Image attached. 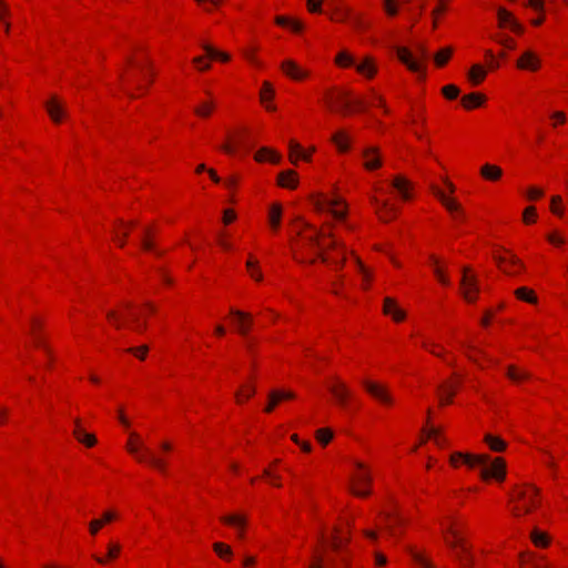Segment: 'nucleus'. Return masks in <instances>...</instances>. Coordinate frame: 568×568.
Segmentation results:
<instances>
[{"label":"nucleus","mask_w":568,"mask_h":568,"mask_svg":"<svg viewBox=\"0 0 568 568\" xmlns=\"http://www.w3.org/2000/svg\"><path fill=\"white\" fill-rule=\"evenodd\" d=\"M452 535L455 540L447 541V544L452 547L454 556L458 561L460 568H469L474 562V557L470 554L468 547L457 538V535L454 530H452Z\"/></svg>","instance_id":"nucleus-7"},{"label":"nucleus","mask_w":568,"mask_h":568,"mask_svg":"<svg viewBox=\"0 0 568 568\" xmlns=\"http://www.w3.org/2000/svg\"><path fill=\"white\" fill-rule=\"evenodd\" d=\"M364 387L366 390L376 399L381 400L384 404L390 405L393 403L392 396L389 395L388 390L376 383L365 381Z\"/></svg>","instance_id":"nucleus-13"},{"label":"nucleus","mask_w":568,"mask_h":568,"mask_svg":"<svg viewBox=\"0 0 568 568\" xmlns=\"http://www.w3.org/2000/svg\"><path fill=\"white\" fill-rule=\"evenodd\" d=\"M371 202L375 206L376 214L382 222L387 223L397 216L398 209L387 200H379L376 196H372Z\"/></svg>","instance_id":"nucleus-10"},{"label":"nucleus","mask_w":568,"mask_h":568,"mask_svg":"<svg viewBox=\"0 0 568 568\" xmlns=\"http://www.w3.org/2000/svg\"><path fill=\"white\" fill-rule=\"evenodd\" d=\"M282 206L277 203L273 204L270 209L268 221L274 230H277L281 224Z\"/></svg>","instance_id":"nucleus-30"},{"label":"nucleus","mask_w":568,"mask_h":568,"mask_svg":"<svg viewBox=\"0 0 568 568\" xmlns=\"http://www.w3.org/2000/svg\"><path fill=\"white\" fill-rule=\"evenodd\" d=\"M415 55L406 48L398 47L396 48V53L398 59L410 70L414 72L422 71V62L427 61L429 59V52L427 48L418 43L415 47Z\"/></svg>","instance_id":"nucleus-4"},{"label":"nucleus","mask_w":568,"mask_h":568,"mask_svg":"<svg viewBox=\"0 0 568 568\" xmlns=\"http://www.w3.org/2000/svg\"><path fill=\"white\" fill-rule=\"evenodd\" d=\"M266 156H268V160L273 163H277L280 161V155L275 151L267 148H262L256 152L254 158L256 161L262 162L266 159Z\"/></svg>","instance_id":"nucleus-33"},{"label":"nucleus","mask_w":568,"mask_h":568,"mask_svg":"<svg viewBox=\"0 0 568 568\" xmlns=\"http://www.w3.org/2000/svg\"><path fill=\"white\" fill-rule=\"evenodd\" d=\"M517 67L523 70L536 71L540 67V59L535 52L527 50L517 60Z\"/></svg>","instance_id":"nucleus-14"},{"label":"nucleus","mask_w":568,"mask_h":568,"mask_svg":"<svg viewBox=\"0 0 568 568\" xmlns=\"http://www.w3.org/2000/svg\"><path fill=\"white\" fill-rule=\"evenodd\" d=\"M458 460H463V463L470 468L480 466V475L484 479L495 477L497 480H504L505 478V463L501 458H495L494 462L489 465L490 458L488 455L454 453L450 456V464L453 466H457Z\"/></svg>","instance_id":"nucleus-1"},{"label":"nucleus","mask_w":568,"mask_h":568,"mask_svg":"<svg viewBox=\"0 0 568 568\" xmlns=\"http://www.w3.org/2000/svg\"><path fill=\"white\" fill-rule=\"evenodd\" d=\"M430 262L434 265V272L442 284L447 285L449 282L448 280L443 275L440 267L438 266V260L435 256H430Z\"/></svg>","instance_id":"nucleus-54"},{"label":"nucleus","mask_w":568,"mask_h":568,"mask_svg":"<svg viewBox=\"0 0 568 568\" xmlns=\"http://www.w3.org/2000/svg\"><path fill=\"white\" fill-rule=\"evenodd\" d=\"M460 286L463 288L464 298L467 302H474L476 300V295L479 292V287L477 284V278L475 275L470 274L469 267L463 268V276L460 280Z\"/></svg>","instance_id":"nucleus-8"},{"label":"nucleus","mask_w":568,"mask_h":568,"mask_svg":"<svg viewBox=\"0 0 568 568\" xmlns=\"http://www.w3.org/2000/svg\"><path fill=\"white\" fill-rule=\"evenodd\" d=\"M202 47H203L204 51L206 52V54L212 59H221L224 62L230 60L229 54L217 51L210 44L204 43Z\"/></svg>","instance_id":"nucleus-41"},{"label":"nucleus","mask_w":568,"mask_h":568,"mask_svg":"<svg viewBox=\"0 0 568 568\" xmlns=\"http://www.w3.org/2000/svg\"><path fill=\"white\" fill-rule=\"evenodd\" d=\"M281 68L283 72L293 80H302L307 77V71L300 68L293 60H285Z\"/></svg>","instance_id":"nucleus-16"},{"label":"nucleus","mask_w":568,"mask_h":568,"mask_svg":"<svg viewBox=\"0 0 568 568\" xmlns=\"http://www.w3.org/2000/svg\"><path fill=\"white\" fill-rule=\"evenodd\" d=\"M561 203V196L555 195L551 197V212L556 214L559 217L564 216V210L559 207V204Z\"/></svg>","instance_id":"nucleus-52"},{"label":"nucleus","mask_w":568,"mask_h":568,"mask_svg":"<svg viewBox=\"0 0 568 568\" xmlns=\"http://www.w3.org/2000/svg\"><path fill=\"white\" fill-rule=\"evenodd\" d=\"M128 450L131 454L135 455L139 462H146L154 468L159 469L161 473H165V462L161 458L155 457L149 448L138 443L136 434L131 435V439L128 443Z\"/></svg>","instance_id":"nucleus-5"},{"label":"nucleus","mask_w":568,"mask_h":568,"mask_svg":"<svg viewBox=\"0 0 568 568\" xmlns=\"http://www.w3.org/2000/svg\"><path fill=\"white\" fill-rule=\"evenodd\" d=\"M336 62L343 67L355 64L353 57L345 51H342L337 54Z\"/></svg>","instance_id":"nucleus-48"},{"label":"nucleus","mask_w":568,"mask_h":568,"mask_svg":"<svg viewBox=\"0 0 568 568\" xmlns=\"http://www.w3.org/2000/svg\"><path fill=\"white\" fill-rule=\"evenodd\" d=\"M384 9L388 16L397 14V7L395 4V0H384Z\"/></svg>","instance_id":"nucleus-57"},{"label":"nucleus","mask_w":568,"mask_h":568,"mask_svg":"<svg viewBox=\"0 0 568 568\" xmlns=\"http://www.w3.org/2000/svg\"><path fill=\"white\" fill-rule=\"evenodd\" d=\"M120 545L118 544H110L108 546V557L109 558H115L120 554Z\"/></svg>","instance_id":"nucleus-62"},{"label":"nucleus","mask_w":568,"mask_h":568,"mask_svg":"<svg viewBox=\"0 0 568 568\" xmlns=\"http://www.w3.org/2000/svg\"><path fill=\"white\" fill-rule=\"evenodd\" d=\"M257 263H258L257 260L250 256L246 264H247V268L251 273V276L254 277L256 281H261L262 274L255 270Z\"/></svg>","instance_id":"nucleus-51"},{"label":"nucleus","mask_w":568,"mask_h":568,"mask_svg":"<svg viewBox=\"0 0 568 568\" xmlns=\"http://www.w3.org/2000/svg\"><path fill=\"white\" fill-rule=\"evenodd\" d=\"M221 520L227 525L234 526L239 529V537H243V528L246 524V519L244 516L241 515H230V516H223Z\"/></svg>","instance_id":"nucleus-25"},{"label":"nucleus","mask_w":568,"mask_h":568,"mask_svg":"<svg viewBox=\"0 0 568 568\" xmlns=\"http://www.w3.org/2000/svg\"><path fill=\"white\" fill-rule=\"evenodd\" d=\"M331 141L336 145L339 152L349 150V136L344 131H338L331 136Z\"/></svg>","instance_id":"nucleus-23"},{"label":"nucleus","mask_w":568,"mask_h":568,"mask_svg":"<svg viewBox=\"0 0 568 568\" xmlns=\"http://www.w3.org/2000/svg\"><path fill=\"white\" fill-rule=\"evenodd\" d=\"M341 203V197L328 199L325 196H318L313 200V205L316 211L324 212L327 210L333 215V217L338 221L344 220L346 215L345 209H338Z\"/></svg>","instance_id":"nucleus-6"},{"label":"nucleus","mask_w":568,"mask_h":568,"mask_svg":"<svg viewBox=\"0 0 568 568\" xmlns=\"http://www.w3.org/2000/svg\"><path fill=\"white\" fill-rule=\"evenodd\" d=\"M408 551L412 555L415 562L420 568H434L433 564L428 559H426L423 555H420L419 552H416L415 550H413L410 548L408 549Z\"/></svg>","instance_id":"nucleus-44"},{"label":"nucleus","mask_w":568,"mask_h":568,"mask_svg":"<svg viewBox=\"0 0 568 568\" xmlns=\"http://www.w3.org/2000/svg\"><path fill=\"white\" fill-rule=\"evenodd\" d=\"M498 19L501 27L509 26L514 32L521 33L524 28L513 18L511 13L504 8L498 9Z\"/></svg>","instance_id":"nucleus-20"},{"label":"nucleus","mask_w":568,"mask_h":568,"mask_svg":"<svg viewBox=\"0 0 568 568\" xmlns=\"http://www.w3.org/2000/svg\"><path fill=\"white\" fill-rule=\"evenodd\" d=\"M427 434H428V437L433 438L437 445H442V439L439 438L438 429H436L435 427H430L427 430Z\"/></svg>","instance_id":"nucleus-63"},{"label":"nucleus","mask_w":568,"mask_h":568,"mask_svg":"<svg viewBox=\"0 0 568 568\" xmlns=\"http://www.w3.org/2000/svg\"><path fill=\"white\" fill-rule=\"evenodd\" d=\"M516 296L525 302H528V303H536L537 302V297L536 295L534 294V292L527 287H519L517 288L516 291Z\"/></svg>","instance_id":"nucleus-39"},{"label":"nucleus","mask_w":568,"mask_h":568,"mask_svg":"<svg viewBox=\"0 0 568 568\" xmlns=\"http://www.w3.org/2000/svg\"><path fill=\"white\" fill-rule=\"evenodd\" d=\"M484 440L494 452H503L506 448V443L491 434H486Z\"/></svg>","instance_id":"nucleus-31"},{"label":"nucleus","mask_w":568,"mask_h":568,"mask_svg":"<svg viewBox=\"0 0 568 568\" xmlns=\"http://www.w3.org/2000/svg\"><path fill=\"white\" fill-rule=\"evenodd\" d=\"M356 69L358 72L366 74L369 78H372L376 71L373 60L369 58H366L362 63L356 64Z\"/></svg>","instance_id":"nucleus-36"},{"label":"nucleus","mask_w":568,"mask_h":568,"mask_svg":"<svg viewBox=\"0 0 568 568\" xmlns=\"http://www.w3.org/2000/svg\"><path fill=\"white\" fill-rule=\"evenodd\" d=\"M542 194H544L542 190L535 187V186L529 187L527 191V197L529 200L539 199L542 196Z\"/></svg>","instance_id":"nucleus-60"},{"label":"nucleus","mask_w":568,"mask_h":568,"mask_svg":"<svg viewBox=\"0 0 568 568\" xmlns=\"http://www.w3.org/2000/svg\"><path fill=\"white\" fill-rule=\"evenodd\" d=\"M231 315H233L237 321V331L242 335H246L251 324H252V316L248 313H244L239 310L231 308L230 311Z\"/></svg>","instance_id":"nucleus-18"},{"label":"nucleus","mask_w":568,"mask_h":568,"mask_svg":"<svg viewBox=\"0 0 568 568\" xmlns=\"http://www.w3.org/2000/svg\"><path fill=\"white\" fill-rule=\"evenodd\" d=\"M293 230L297 235L305 237L310 243L321 245V248H334L338 245L337 241H335L331 234L317 231L301 217L294 221Z\"/></svg>","instance_id":"nucleus-2"},{"label":"nucleus","mask_w":568,"mask_h":568,"mask_svg":"<svg viewBox=\"0 0 568 568\" xmlns=\"http://www.w3.org/2000/svg\"><path fill=\"white\" fill-rule=\"evenodd\" d=\"M328 389L334 395L339 405L343 407L347 405V402L351 397V390L344 383L337 382L336 384L331 385Z\"/></svg>","instance_id":"nucleus-17"},{"label":"nucleus","mask_w":568,"mask_h":568,"mask_svg":"<svg viewBox=\"0 0 568 568\" xmlns=\"http://www.w3.org/2000/svg\"><path fill=\"white\" fill-rule=\"evenodd\" d=\"M547 241L550 245H554V246L567 244L566 237L558 231L548 233Z\"/></svg>","instance_id":"nucleus-42"},{"label":"nucleus","mask_w":568,"mask_h":568,"mask_svg":"<svg viewBox=\"0 0 568 568\" xmlns=\"http://www.w3.org/2000/svg\"><path fill=\"white\" fill-rule=\"evenodd\" d=\"M537 216L536 209L534 206H528L525 209L523 214V220L526 224L535 222Z\"/></svg>","instance_id":"nucleus-55"},{"label":"nucleus","mask_w":568,"mask_h":568,"mask_svg":"<svg viewBox=\"0 0 568 568\" xmlns=\"http://www.w3.org/2000/svg\"><path fill=\"white\" fill-rule=\"evenodd\" d=\"M507 376L513 382H520L523 379H527L530 377V374L525 371H518L515 366H508L507 368Z\"/></svg>","instance_id":"nucleus-38"},{"label":"nucleus","mask_w":568,"mask_h":568,"mask_svg":"<svg viewBox=\"0 0 568 568\" xmlns=\"http://www.w3.org/2000/svg\"><path fill=\"white\" fill-rule=\"evenodd\" d=\"M486 77V71L479 64H475L468 72V79L473 85H478Z\"/></svg>","instance_id":"nucleus-29"},{"label":"nucleus","mask_w":568,"mask_h":568,"mask_svg":"<svg viewBox=\"0 0 568 568\" xmlns=\"http://www.w3.org/2000/svg\"><path fill=\"white\" fill-rule=\"evenodd\" d=\"M278 184L283 187L294 189L297 185L296 173L292 170L284 171L278 175Z\"/></svg>","instance_id":"nucleus-26"},{"label":"nucleus","mask_w":568,"mask_h":568,"mask_svg":"<svg viewBox=\"0 0 568 568\" xmlns=\"http://www.w3.org/2000/svg\"><path fill=\"white\" fill-rule=\"evenodd\" d=\"M142 241V248L144 250L152 248V246L156 244L148 231L143 233Z\"/></svg>","instance_id":"nucleus-56"},{"label":"nucleus","mask_w":568,"mask_h":568,"mask_svg":"<svg viewBox=\"0 0 568 568\" xmlns=\"http://www.w3.org/2000/svg\"><path fill=\"white\" fill-rule=\"evenodd\" d=\"M392 186L397 191L398 195L403 200L407 201L410 199L409 190L412 184L406 178L402 175L395 176L392 181Z\"/></svg>","instance_id":"nucleus-19"},{"label":"nucleus","mask_w":568,"mask_h":568,"mask_svg":"<svg viewBox=\"0 0 568 568\" xmlns=\"http://www.w3.org/2000/svg\"><path fill=\"white\" fill-rule=\"evenodd\" d=\"M364 168L372 171L382 166V158L378 148L367 146L363 150Z\"/></svg>","instance_id":"nucleus-12"},{"label":"nucleus","mask_w":568,"mask_h":568,"mask_svg":"<svg viewBox=\"0 0 568 568\" xmlns=\"http://www.w3.org/2000/svg\"><path fill=\"white\" fill-rule=\"evenodd\" d=\"M316 438L322 445H327L333 438V433L328 428H321L316 432Z\"/></svg>","instance_id":"nucleus-47"},{"label":"nucleus","mask_w":568,"mask_h":568,"mask_svg":"<svg viewBox=\"0 0 568 568\" xmlns=\"http://www.w3.org/2000/svg\"><path fill=\"white\" fill-rule=\"evenodd\" d=\"M453 50L450 48H444L439 52H437L434 57L435 63L437 67H443L449 60Z\"/></svg>","instance_id":"nucleus-40"},{"label":"nucleus","mask_w":568,"mask_h":568,"mask_svg":"<svg viewBox=\"0 0 568 568\" xmlns=\"http://www.w3.org/2000/svg\"><path fill=\"white\" fill-rule=\"evenodd\" d=\"M537 490L531 486L518 487L511 495V501L515 504L513 514L517 517L530 511L536 505Z\"/></svg>","instance_id":"nucleus-3"},{"label":"nucleus","mask_w":568,"mask_h":568,"mask_svg":"<svg viewBox=\"0 0 568 568\" xmlns=\"http://www.w3.org/2000/svg\"><path fill=\"white\" fill-rule=\"evenodd\" d=\"M275 22L282 27L290 26L294 31H301L303 29V24L300 21L292 20L287 17H283V16L276 17Z\"/></svg>","instance_id":"nucleus-37"},{"label":"nucleus","mask_w":568,"mask_h":568,"mask_svg":"<svg viewBox=\"0 0 568 568\" xmlns=\"http://www.w3.org/2000/svg\"><path fill=\"white\" fill-rule=\"evenodd\" d=\"M480 174L486 180L497 181L501 178L503 170L497 165L485 164L480 169Z\"/></svg>","instance_id":"nucleus-24"},{"label":"nucleus","mask_w":568,"mask_h":568,"mask_svg":"<svg viewBox=\"0 0 568 568\" xmlns=\"http://www.w3.org/2000/svg\"><path fill=\"white\" fill-rule=\"evenodd\" d=\"M322 0H307V8L311 12H321Z\"/></svg>","instance_id":"nucleus-61"},{"label":"nucleus","mask_w":568,"mask_h":568,"mask_svg":"<svg viewBox=\"0 0 568 568\" xmlns=\"http://www.w3.org/2000/svg\"><path fill=\"white\" fill-rule=\"evenodd\" d=\"M520 566L521 568H542L539 562L525 557L521 558Z\"/></svg>","instance_id":"nucleus-58"},{"label":"nucleus","mask_w":568,"mask_h":568,"mask_svg":"<svg viewBox=\"0 0 568 568\" xmlns=\"http://www.w3.org/2000/svg\"><path fill=\"white\" fill-rule=\"evenodd\" d=\"M531 540L538 547H546L548 545V537L545 532L534 529L531 532Z\"/></svg>","instance_id":"nucleus-43"},{"label":"nucleus","mask_w":568,"mask_h":568,"mask_svg":"<svg viewBox=\"0 0 568 568\" xmlns=\"http://www.w3.org/2000/svg\"><path fill=\"white\" fill-rule=\"evenodd\" d=\"M213 549L221 558H230L232 556L231 547L223 542H215Z\"/></svg>","instance_id":"nucleus-46"},{"label":"nucleus","mask_w":568,"mask_h":568,"mask_svg":"<svg viewBox=\"0 0 568 568\" xmlns=\"http://www.w3.org/2000/svg\"><path fill=\"white\" fill-rule=\"evenodd\" d=\"M358 471L353 477L352 491L354 495L359 497H366L369 495L368 489H362V486H368L371 484V475L365 470L364 465L359 462L356 463Z\"/></svg>","instance_id":"nucleus-9"},{"label":"nucleus","mask_w":568,"mask_h":568,"mask_svg":"<svg viewBox=\"0 0 568 568\" xmlns=\"http://www.w3.org/2000/svg\"><path fill=\"white\" fill-rule=\"evenodd\" d=\"M433 193L438 197V200L450 213H457V219L464 217V213L462 211L460 205L454 199L448 197L444 191L436 186H433Z\"/></svg>","instance_id":"nucleus-15"},{"label":"nucleus","mask_w":568,"mask_h":568,"mask_svg":"<svg viewBox=\"0 0 568 568\" xmlns=\"http://www.w3.org/2000/svg\"><path fill=\"white\" fill-rule=\"evenodd\" d=\"M268 404L267 406L265 407V412L266 413H271L273 412V409L275 408V406L280 403L281 400V395H278L275 390H272L270 394H268Z\"/></svg>","instance_id":"nucleus-49"},{"label":"nucleus","mask_w":568,"mask_h":568,"mask_svg":"<svg viewBox=\"0 0 568 568\" xmlns=\"http://www.w3.org/2000/svg\"><path fill=\"white\" fill-rule=\"evenodd\" d=\"M73 438H77L80 443L84 444L88 447H92L97 443L94 435L85 434L82 430H80L75 419H73Z\"/></svg>","instance_id":"nucleus-22"},{"label":"nucleus","mask_w":568,"mask_h":568,"mask_svg":"<svg viewBox=\"0 0 568 568\" xmlns=\"http://www.w3.org/2000/svg\"><path fill=\"white\" fill-rule=\"evenodd\" d=\"M290 152H291V161L296 163L298 159L308 160V155H306L301 145L294 141L290 142Z\"/></svg>","instance_id":"nucleus-35"},{"label":"nucleus","mask_w":568,"mask_h":568,"mask_svg":"<svg viewBox=\"0 0 568 568\" xmlns=\"http://www.w3.org/2000/svg\"><path fill=\"white\" fill-rule=\"evenodd\" d=\"M387 525L386 529L388 530L390 536H396V527L400 526L404 523V519L399 516H393L392 514L386 515Z\"/></svg>","instance_id":"nucleus-34"},{"label":"nucleus","mask_w":568,"mask_h":568,"mask_svg":"<svg viewBox=\"0 0 568 568\" xmlns=\"http://www.w3.org/2000/svg\"><path fill=\"white\" fill-rule=\"evenodd\" d=\"M235 220V212L232 210H225L223 213V222L229 224Z\"/></svg>","instance_id":"nucleus-64"},{"label":"nucleus","mask_w":568,"mask_h":568,"mask_svg":"<svg viewBox=\"0 0 568 568\" xmlns=\"http://www.w3.org/2000/svg\"><path fill=\"white\" fill-rule=\"evenodd\" d=\"M148 351H149V347L146 345H143L139 348L131 347L128 349V352L139 356L141 359H143L145 357V354L148 353Z\"/></svg>","instance_id":"nucleus-59"},{"label":"nucleus","mask_w":568,"mask_h":568,"mask_svg":"<svg viewBox=\"0 0 568 568\" xmlns=\"http://www.w3.org/2000/svg\"><path fill=\"white\" fill-rule=\"evenodd\" d=\"M213 109V102H205L202 105L197 106L194 111L200 116H209Z\"/></svg>","instance_id":"nucleus-50"},{"label":"nucleus","mask_w":568,"mask_h":568,"mask_svg":"<svg viewBox=\"0 0 568 568\" xmlns=\"http://www.w3.org/2000/svg\"><path fill=\"white\" fill-rule=\"evenodd\" d=\"M45 109L54 123H60L67 114V106L57 95L50 98L45 103Z\"/></svg>","instance_id":"nucleus-11"},{"label":"nucleus","mask_w":568,"mask_h":568,"mask_svg":"<svg viewBox=\"0 0 568 568\" xmlns=\"http://www.w3.org/2000/svg\"><path fill=\"white\" fill-rule=\"evenodd\" d=\"M383 311L386 315H392L396 322H400L405 318V313L397 307L395 301L390 297L384 300Z\"/></svg>","instance_id":"nucleus-21"},{"label":"nucleus","mask_w":568,"mask_h":568,"mask_svg":"<svg viewBox=\"0 0 568 568\" xmlns=\"http://www.w3.org/2000/svg\"><path fill=\"white\" fill-rule=\"evenodd\" d=\"M438 390L440 404H449L455 394V387L449 384H444L438 387Z\"/></svg>","instance_id":"nucleus-32"},{"label":"nucleus","mask_w":568,"mask_h":568,"mask_svg":"<svg viewBox=\"0 0 568 568\" xmlns=\"http://www.w3.org/2000/svg\"><path fill=\"white\" fill-rule=\"evenodd\" d=\"M485 97L480 93H470L464 95L462 102L466 109H471L474 106H479L484 103Z\"/></svg>","instance_id":"nucleus-28"},{"label":"nucleus","mask_w":568,"mask_h":568,"mask_svg":"<svg viewBox=\"0 0 568 568\" xmlns=\"http://www.w3.org/2000/svg\"><path fill=\"white\" fill-rule=\"evenodd\" d=\"M443 94L447 98V99H456L459 94V89L454 85V84H448L446 87L443 88L442 90Z\"/></svg>","instance_id":"nucleus-53"},{"label":"nucleus","mask_w":568,"mask_h":568,"mask_svg":"<svg viewBox=\"0 0 568 568\" xmlns=\"http://www.w3.org/2000/svg\"><path fill=\"white\" fill-rule=\"evenodd\" d=\"M115 517V515L112 513V511H106L104 515H103V518L100 519V520H94L91 523V532L92 534H95L98 531V529L104 524V523H109L111 520H113Z\"/></svg>","instance_id":"nucleus-45"},{"label":"nucleus","mask_w":568,"mask_h":568,"mask_svg":"<svg viewBox=\"0 0 568 568\" xmlns=\"http://www.w3.org/2000/svg\"><path fill=\"white\" fill-rule=\"evenodd\" d=\"M273 97H274V89L270 82L265 81L261 89L260 98H261V102L264 103L265 108L270 111L275 110V106L266 104V101L271 100Z\"/></svg>","instance_id":"nucleus-27"}]
</instances>
